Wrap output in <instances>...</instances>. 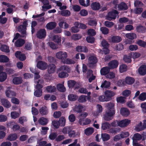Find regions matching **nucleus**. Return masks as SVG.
Wrapping results in <instances>:
<instances>
[{
  "mask_svg": "<svg viewBox=\"0 0 146 146\" xmlns=\"http://www.w3.org/2000/svg\"><path fill=\"white\" fill-rule=\"evenodd\" d=\"M0 50L3 52L8 53L10 52L9 47L6 45H2L1 46Z\"/></svg>",
  "mask_w": 146,
  "mask_h": 146,
  "instance_id": "41",
  "label": "nucleus"
},
{
  "mask_svg": "<svg viewBox=\"0 0 146 146\" xmlns=\"http://www.w3.org/2000/svg\"><path fill=\"white\" fill-rule=\"evenodd\" d=\"M38 123L42 125H46L48 122V120L47 119L42 117L40 118L38 120Z\"/></svg>",
  "mask_w": 146,
  "mask_h": 146,
  "instance_id": "23",
  "label": "nucleus"
},
{
  "mask_svg": "<svg viewBox=\"0 0 146 146\" xmlns=\"http://www.w3.org/2000/svg\"><path fill=\"white\" fill-rule=\"evenodd\" d=\"M138 72L141 75H144L146 74V66L142 65L138 69Z\"/></svg>",
  "mask_w": 146,
  "mask_h": 146,
  "instance_id": "20",
  "label": "nucleus"
},
{
  "mask_svg": "<svg viewBox=\"0 0 146 146\" xmlns=\"http://www.w3.org/2000/svg\"><path fill=\"white\" fill-rule=\"evenodd\" d=\"M22 78L20 77H15L13 79V83L15 85L20 84L22 83Z\"/></svg>",
  "mask_w": 146,
  "mask_h": 146,
  "instance_id": "21",
  "label": "nucleus"
},
{
  "mask_svg": "<svg viewBox=\"0 0 146 146\" xmlns=\"http://www.w3.org/2000/svg\"><path fill=\"white\" fill-rule=\"evenodd\" d=\"M101 137L103 141H104L109 140L110 138V135L106 133H102Z\"/></svg>",
  "mask_w": 146,
  "mask_h": 146,
  "instance_id": "46",
  "label": "nucleus"
},
{
  "mask_svg": "<svg viewBox=\"0 0 146 146\" xmlns=\"http://www.w3.org/2000/svg\"><path fill=\"white\" fill-rule=\"evenodd\" d=\"M1 101L2 105L5 107L8 108L11 107V103L7 99L3 98L1 99Z\"/></svg>",
  "mask_w": 146,
  "mask_h": 146,
  "instance_id": "17",
  "label": "nucleus"
},
{
  "mask_svg": "<svg viewBox=\"0 0 146 146\" xmlns=\"http://www.w3.org/2000/svg\"><path fill=\"white\" fill-rule=\"evenodd\" d=\"M76 50L77 51L79 52H87L88 51V48L85 46H78L76 47Z\"/></svg>",
  "mask_w": 146,
  "mask_h": 146,
  "instance_id": "18",
  "label": "nucleus"
},
{
  "mask_svg": "<svg viewBox=\"0 0 146 146\" xmlns=\"http://www.w3.org/2000/svg\"><path fill=\"white\" fill-rule=\"evenodd\" d=\"M100 30L102 33L104 35H107L109 33V29L106 27H101L100 28Z\"/></svg>",
  "mask_w": 146,
  "mask_h": 146,
  "instance_id": "64",
  "label": "nucleus"
},
{
  "mask_svg": "<svg viewBox=\"0 0 146 146\" xmlns=\"http://www.w3.org/2000/svg\"><path fill=\"white\" fill-rule=\"evenodd\" d=\"M76 83V82L74 80H69L68 82V87L70 88H71L74 87Z\"/></svg>",
  "mask_w": 146,
  "mask_h": 146,
  "instance_id": "59",
  "label": "nucleus"
},
{
  "mask_svg": "<svg viewBox=\"0 0 146 146\" xmlns=\"http://www.w3.org/2000/svg\"><path fill=\"white\" fill-rule=\"evenodd\" d=\"M25 43V40L22 39H19L15 43V45L16 47L22 46Z\"/></svg>",
  "mask_w": 146,
  "mask_h": 146,
  "instance_id": "24",
  "label": "nucleus"
},
{
  "mask_svg": "<svg viewBox=\"0 0 146 146\" xmlns=\"http://www.w3.org/2000/svg\"><path fill=\"white\" fill-rule=\"evenodd\" d=\"M88 65L91 68H93L96 66L97 62L96 57L91 56H89L88 58Z\"/></svg>",
  "mask_w": 146,
  "mask_h": 146,
  "instance_id": "5",
  "label": "nucleus"
},
{
  "mask_svg": "<svg viewBox=\"0 0 146 146\" xmlns=\"http://www.w3.org/2000/svg\"><path fill=\"white\" fill-rule=\"evenodd\" d=\"M56 25L57 24L55 22H51L48 23L45 27L48 30H52L56 27Z\"/></svg>",
  "mask_w": 146,
  "mask_h": 146,
  "instance_id": "15",
  "label": "nucleus"
},
{
  "mask_svg": "<svg viewBox=\"0 0 146 146\" xmlns=\"http://www.w3.org/2000/svg\"><path fill=\"white\" fill-rule=\"evenodd\" d=\"M118 8L120 10H125L128 8L126 4L124 2H122L118 5Z\"/></svg>",
  "mask_w": 146,
  "mask_h": 146,
  "instance_id": "36",
  "label": "nucleus"
},
{
  "mask_svg": "<svg viewBox=\"0 0 146 146\" xmlns=\"http://www.w3.org/2000/svg\"><path fill=\"white\" fill-rule=\"evenodd\" d=\"M78 97L76 95L70 94L68 96V100L71 101H74L76 100Z\"/></svg>",
  "mask_w": 146,
  "mask_h": 146,
  "instance_id": "43",
  "label": "nucleus"
},
{
  "mask_svg": "<svg viewBox=\"0 0 146 146\" xmlns=\"http://www.w3.org/2000/svg\"><path fill=\"white\" fill-rule=\"evenodd\" d=\"M7 77V73L5 72H0V82H3L5 81Z\"/></svg>",
  "mask_w": 146,
  "mask_h": 146,
  "instance_id": "40",
  "label": "nucleus"
},
{
  "mask_svg": "<svg viewBox=\"0 0 146 146\" xmlns=\"http://www.w3.org/2000/svg\"><path fill=\"white\" fill-rule=\"evenodd\" d=\"M105 95L106 100L108 101L111 100L112 97L115 95V93L112 91L107 90L105 92Z\"/></svg>",
  "mask_w": 146,
  "mask_h": 146,
  "instance_id": "10",
  "label": "nucleus"
},
{
  "mask_svg": "<svg viewBox=\"0 0 146 146\" xmlns=\"http://www.w3.org/2000/svg\"><path fill=\"white\" fill-rule=\"evenodd\" d=\"M42 94V90H36L34 92V95L37 97H40Z\"/></svg>",
  "mask_w": 146,
  "mask_h": 146,
  "instance_id": "58",
  "label": "nucleus"
},
{
  "mask_svg": "<svg viewBox=\"0 0 146 146\" xmlns=\"http://www.w3.org/2000/svg\"><path fill=\"white\" fill-rule=\"evenodd\" d=\"M11 115L12 118L15 119L19 116V114L18 112L15 111L12 112L11 113Z\"/></svg>",
  "mask_w": 146,
  "mask_h": 146,
  "instance_id": "56",
  "label": "nucleus"
},
{
  "mask_svg": "<svg viewBox=\"0 0 146 146\" xmlns=\"http://www.w3.org/2000/svg\"><path fill=\"white\" fill-rule=\"evenodd\" d=\"M15 55L16 58H18L20 60L23 61L26 58L25 54H22L21 52L17 51L15 53Z\"/></svg>",
  "mask_w": 146,
  "mask_h": 146,
  "instance_id": "12",
  "label": "nucleus"
},
{
  "mask_svg": "<svg viewBox=\"0 0 146 146\" xmlns=\"http://www.w3.org/2000/svg\"><path fill=\"white\" fill-rule=\"evenodd\" d=\"M137 43L139 46L143 47H146V42L141 40H139L137 42Z\"/></svg>",
  "mask_w": 146,
  "mask_h": 146,
  "instance_id": "63",
  "label": "nucleus"
},
{
  "mask_svg": "<svg viewBox=\"0 0 146 146\" xmlns=\"http://www.w3.org/2000/svg\"><path fill=\"white\" fill-rule=\"evenodd\" d=\"M121 114L124 116H127L129 114V112L128 109L126 108H122L120 110Z\"/></svg>",
  "mask_w": 146,
  "mask_h": 146,
  "instance_id": "26",
  "label": "nucleus"
},
{
  "mask_svg": "<svg viewBox=\"0 0 146 146\" xmlns=\"http://www.w3.org/2000/svg\"><path fill=\"white\" fill-rule=\"evenodd\" d=\"M113 103L110 102L106 105L107 110L106 111L104 115V119L106 121H110L113 119L115 113V110Z\"/></svg>",
  "mask_w": 146,
  "mask_h": 146,
  "instance_id": "1",
  "label": "nucleus"
},
{
  "mask_svg": "<svg viewBox=\"0 0 146 146\" xmlns=\"http://www.w3.org/2000/svg\"><path fill=\"white\" fill-rule=\"evenodd\" d=\"M42 3L44 5L42 7L43 11H45L47 9H48L51 8V5H49V2L48 0H45L42 1Z\"/></svg>",
  "mask_w": 146,
  "mask_h": 146,
  "instance_id": "11",
  "label": "nucleus"
},
{
  "mask_svg": "<svg viewBox=\"0 0 146 146\" xmlns=\"http://www.w3.org/2000/svg\"><path fill=\"white\" fill-rule=\"evenodd\" d=\"M118 62L116 60L110 61L108 64L110 68L113 69L117 68L118 65Z\"/></svg>",
  "mask_w": 146,
  "mask_h": 146,
  "instance_id": "13",
  "label": "nucleus"
},
{
  "mask_svg": "<svg viewBox=\"0 0 146 146\" xmlns=\"http://www.w3.org/2000/svg\"><path fill=\"white\" fill-rule=\"evenodd\" d=\"M139 99L140 100L143 101L146 100V92H142L139 96Z\"/></svg>",
  "mask_w": 146,
  "mask_h": 146,
  "instance_id": "57",
  "label": "nucleus"
},
{
  "mask_svg": "<svg viewBox=\"0 0 146 146\" xmlns=\"http://www.w3.org/2000/svg\"><path fill=\"white\" fill-rule=\"evenodd\" d=\"M122 40L121 37L117 36H113L111 38V41L113 43H118Z\"/></svg>",
  "mask_w": 146,
  "mask_h": 146,
  "instance_id": "30",
  "label": "nucleus"
},
{
  "mask_svg": "<svg viewBox=\"0 0 146 146\" xmlns=\"http://www.w3.org/2000/svg\"><path fill=\"white\" fill-rule=\"evenodd\" d=\"M62 62L64 64H74L75 63V61L73 60L66 58L63 60Z\"/></svg>",
  "mask_w": 146,
  "mask_h": 146,
  "instance_id": "44",
  "label": "nucleus"
},
{
  "mask_svg": "<svg viewBox=\"0 0 146 146\" xmlns=\"http://www.w3.org/2000/svg\"><path fill=\"white\" fill-rule=\"evenodd\" d=\"M136 31L138 33H145L146 31V28L142 25H139L136 27Z\"/></svg>",
  "mask_w": 146,
  "mask_h": 146,
  "instance_id": "33",
  "label": "nucleus"
},
{
  "mask_svg": "<svg viewBox=\"0 0 146 146\" xmlns=\"http://www.w3.org/2000/svg\"><path fill=\"white\" fill-rule=\"evenodd\" d=\"M110 82L105 80L102 83L101 87L102 88H108L110 86Z\"/></svg>",
  "mask_w": 146,
  "mask_h": 146,
  "instance_id": "53",
  "label": "nucleus"
},
{
  "mask_svg": "<svg viewBox=\"0 0 146 146\" xmlns=\"http://www.w3.org/2000/svg\"><path fill=\"white\" fill-rule=\"evenodd\" d=\"M87 33L89 36H94L96 34L95 31L92 29H89L88 30Z\"/></svg>",
  "mask_w": 146,
  "mask_h": 146,
  "instance_id": "51",
  "label": "nucleus"
},
{
  "mask_svg": "<svg viewBox=\"0 0 146 146\" xmlns=\"http://www.w3.org/2000/svg\"><path fill=\"white\" fill-rule=\"evenodd\" d=\"M91 122L90 119L86 118L84 119V118H80L79 120V123L81 125H83L89 124Z\"/></svg>",
  "mask_w": 146,
  "mask_h": 146,
  "instance_id": "16",
  "label": "nucleus"
},
{
  "mask_svg": "<svg viewBox=\"0 0 146 146\" xmlns=\"http://www.w3.org/2000/svg\"><path fill=\"white\" fill-rule=\"evenodd\" d=\"M36 65L38 68L42 70L46 69L48 67L47 63L42 61H39L37 63Z\"/></svg>",
  "mask_w": 146,
  "mask_h": 146,
  "instance_id": "9",
  "label": "nucleus"
},
{
  "mask_svg": "<svg viewBox=\"0 0 146 146\" xmlns=\"http://www.w3.org/2000/svg\"><path fill=\"white\" fill-rule=\"evenodd\" d=\"M56 56L57 58L61 59L62 62L63 60L66 59L67 57V54L66 52L59 51L56 53Z\"/></svg>",
  "mask_w": 146,
  "mask_h": 146,
  "instance_id": "7",
  "label": "nucleus"
},
{
  "mask_svg": "<svg viewBox=\"0 0 146 146\" xmlns=\"http://www.w3.org/2000/svg\"><path fill=\"white\" fill-rule=\"evenodd\" d=\"M91 7L93 10L97 11L100 8L101 5L99 2H94L91 4Z\"/></svg>",
  "mask_w": 146,
  "mask_h": 146,
  "instance_id": "14",
  "label": "nucleus"
},
{
  "mask_svg": "<svg viewBox=\"0 0 146 146\" xmlns=\"http://www.w3.org/2000/svg\"><path fill=\"white\" fill-rule=\"evenodd\" d=\"M40 113L42 115H47L48 113V110L46 106L42 107L39 110Z\"/></svg>",
  "mask_w": 146,
  "mask_h": 146,
  "instance_id": "27",
  "label": "nucleus"
},
{
  "mask_svg": "<svg viewBox=\"0 0 146 146\" xmlns=\"http://www.w3.org/2000/svg\"><path fill=\"white\" fill-rule=\"evenodd\" d=\"M27 24V21H24L23 23V25H20L18 27V31L22 35V37H25L26 35V27Z\"/></svg>",
  "mask_w": 146,
  "mask_h": 146,
  "instance_id": "3",
  "label": "nucleus"
},
{
  "mask_svg": "<svg viewBox=\"0 0 146 146\" xmlns=\"http://www.w3.org/2000/svg\"><path fill=\"white\" fill-rule=\"evenodd\" d=\"M61 14L62 16L68 17L70 16V11L68 10H64L61 11Z\"/></svg>",
  "mask_w": 146,
  "mask_h": 146,
  "instance_id": "52",
  "label": "nucleus"
},
{
  "mask_svg": "<svg viewBox=\"0 0 146 146\" xmlns=\"http://www.w3.org/2000/svg\"><path fill=\"white\" fill-rule=\"evenodd\" d=\"M46 31L44 29H41L37 32L36 36L39 39H42L46 37Z\"/></svg>",
  "mask_w": 146,
  "mask_h": 146,
  "instance_id": "6",
  "label": "nucleus"
},
{
  "mask_svg": "<svg viewBox=\"0 0 146 146\" xmlns=\"http://www.w3.org/2000/svg\"><path fill=\"white\" fill-rule=\"evenodd\" d=\"M60 105L61 107L63 108H67L69 106V104L66 101H64L60 102Z\"/></svg>",
  "mask_w": 146,
  "mask_h": 146,
  "instance_id": "62",
  "label": "nucleus"
},
{
  "mask_svg": "<svg viewBox=\"0 0 146 146\" xmlns=\"http://www.w3.org/2000/svg\"><path fill=\"white\" fill-rule=\"evenodd\" d=\"M56 67L54 64H50L48 66V72L49 74L53 73L55 71Z\"/></svg>",
  "mask_w": 146,
  "mask_h": 146,
  "instance_id": "22",
  "label": "nucleus"
},
{
  "mask_svg": "<svg viewBox=\"0 0 146 146\" xmlns=\"http://www.w3.org/2000/svg\"><path fill=\"white\" fill-rule=\"evenodd\" d=\"M142 139V136L139 133L134 134L132 138L133 143L137 142L138 141H140Z\"/></svg>",
  "mask_w": 146,
  "mask_h": 146,
  "instance_id": "19",
  "label": "nucleus"
},
{
  "mask_svg": "<svg viewBox=\"0 0 146 146\" xmlns=\"http://www.w3.org/2000/svg\"><path fill=\"white\" fill-rule=\"evenodd\" d=\"M93 36H88L86 37V40L88 42L92 44L94 42L95 39Z\"/></svg>",
  "mask_w": 146,
  "mask_h": 146,
  "instance_id": "50",
  "label": "nucleus"
},
{
  "mask_svg": "<svg viewBox=\"0 0 146 146\" xmlns=\"http://www.w3.org/2000/svg\"><path fill=\"white\" fill-rule=\"evenodd\" d=\"M94 132V129L91 127H88L84 130V133L87 135H89L92 134Z\"/></svg>",
  "mask_w": 146,
  "mask_h": 146,
  "instance_id": "34",
  "label": "nucleus"
},
{
  "mask_svg": "<svg viewBox=\"0 0 146 146\" xmlns=\"http://www.w3.org/2000/svg\"><path fill=\"white\" fill-rule=\"evenodd\" d=\"M124 136L123 135L121 134H118L115 135L113 138V141H117L119 140L121 138H123Z\"/></svg>",
  "mask_w": 146,
  "mask_h": 146,
  "instance_id": "49",
  "label": "nucleus"
},
{
  "mask_svg": "<svg viewBox=\"0 0 146 146\" xmlns=\"http://www.w3.org/2000/svg\"><path fill=\"white\" fill-rule=\"evenodd\" d=\"M17 138L18 135L16 133H11L8 136L7 139L9 141H12L16 140Z\"/></svg>",
  "mask_w": 146,
  "mask_h": 146,
  "instance_id": "28",
  "label": "nucleus"
},
{
  "mask_svg": "<svg viewBox=\"0 0 146 146\" xmlns=\"http://www.w3.org/2000/svg\"><path fill=\"white\" fill-rule=\"evenodd\" d=\"M140 124L141 125L137 127L136 128L137 130L138 131H142L146 128V120L143 121L142 126H141L142 123L141 122Z\"/></svg>",
  "mask_w": 146,
  "mask_h": 146,
  "instance_id": "37",
  "label": "nucleus"
},
{
  "mask_svg": "<svg viewBox=\"0 0 146 146\" xmlns=\"http://www.w3.org/2000/svg\"><path fill=\"white\" fill-rule=\"evenodd\" d=\"M127 66L125 64H123L120 66L119 69V71L121 73L125 72L127 70Z\"/></svg>",
  "mask_w": 146,
  "mask_h": 146,
  "instance_id": "47",
  "label": "nucleus"
},
{
  "mask_svg": "<svg viewBox=\"0 0 146 146\" xmlns=\"http://www.w3.org/2000/svg\"><path fill=\"white\" fill-rule=\"evenodd\" d=\"M46 90L48 92H54L56 91V88L55 86L50 85L47 86Z\"/></svg>",
  "mask_w": 146,
  "mask_h": 146,
  "instance_id": "38",
  "label": "nucleus"
},
{
  "mask_svg": "<svg viewBox=\"0 0 146 146\" xmlns=\"http://www.w3.org/2000/svg\"><path fill=\"white\" fill-rule=\"evenodd\" d=\"M125 36L127 38L131 40L134 39L137 37L136 34L133 33H127L125 34Z\"/></svg>",
  "mask_w": 146,
  "mask_h": 146,
  "instance_id": "31",
  "label": "nucleus"
},
{
  "mask_svg": "<svg viewBox=\"0 0 146 146\" xmlns=\"http://www.w3.org/2000/svg\"><path fill=\"white\" fill-rule=\"evenodd\" d=\"M106 76L107 78L112 79L115 78V74L113 72H109Z\"/></svg>",
  "mask_w": 146,
  "mask_h": 146,
  "instance_id": "61",
  "label": "nucleus"
},
{
  "mask_svg": "<svg viewBox=\"0 0 146 146\" xmlns=\"http://www.w3.org/2000/svg\"><path fill=\"white\" fill-rule=\"evenodd\" d=\"M59 70L62 71H65L68 72H69L70 71V69L68 66L64 65L61 66ZM68 75L66 72L62 71L58 74V76L60 78H62L68 76Z\"/></svg>",
  "mask_w": 146,
  "mask_h": 146,
  "instance_id": "2",
  "label": "nucleus"
},
{
  "mask_svg": "<svg viewBox=\"0 0 146 146\" xmlns=\"http://www.w3.org/2000/svg\"><path fill=\"white\" fill-rule=\"evenodd\" d=\"M58 122H59V126L64 127L65 125L66 119L64 117H62L59 118Z\"/></svg>",
  "mask_w": 146,
  "mask_h": 146,
  "instance_id": "42",
  "label": "nucleus"
},
{
  "mask_svg": "<svg viewBox=\"0 0 146 146\" xmlns=\"http://www.w3.org/2000/svg\"><path fill=\"white\" fill-rule=\"evenodd\" d=\"M87 96L82 95L78 98V101L80 103H83L86 101Z\"/></svg>",
  "mask_w": 146,
  "mask_h": 146,
  "instance_id": "48",
  "label": "nucleus"
},
{
  "mask_svg": "<svg viewBox=\"0 0 146 146\" xmlns=\"http://www.w3.org/2000/svg\"><path fill=\"white\" fill-rule=\"evenodd\" d=\"M83 108V107L82 106L78 105L75 107L74 110L78 113H80L82 112Z\"/></svg>",
  "mask_w": 146,
  "mask_h": 146,
  "instance_id": "55",
  "label": "nucleus"
},
{
  "mask_svg": "<svg viewBox=\"0 0 146 146\" xmlns=\"http://www.w3.org/2000/svg\"><path fill=\"white\" fill-rule=\"evenodd\" d=\"M47 60L50 63H55L56 62V58L51 56H48L47 57Z\"/></svg>",
  "mask_w": 146,
  "mask_h": 146,
  "instance_id": "60",
  "label": "nucleus"
},
{
  "mask_svg": "<svg viewBox=\"0 0 146 146\" xmlns=\"http://www.w3.org/2000/svg\"><path fill=\"white\" fill-rule=\"evenodd\" d=\"M110 69L109 67L106 66L102 68L100 71L101 74L102 75H106L110 72Z\"/></svg>",
  "mask_w": 146,
  "mask_h": 146,
  "instance_id": "25",
  "label": "nucleus"
},
{
  "mask_svg": "<svg viewBox=\"0 0 146 146\" xmlns=\"http://www.w3.org/2000/svg\"><path fill=\"white\" fill-rule=\"evenodd\" d=\"M57 88L59 91L61 92H64L66 91L65 88L63 85L61 84H58L56 86Z\"/></svg>",
  "mask_w": 146,
  "mask_h": 146,
  "instance_id": "45",
  "label": "nucleus"
},
{
  "mask_svg": "<svg viewBox=\"0 0 146 146\" xmlns=\"http://www.w3.org/2000/svg\"><path fill=\"white\" fill-rule=\"evenodd\" d=\"M131 122V121L127 119H125L119 121L118 126L121 127H124L127 126Z\"/></svg>",
  "mask_w": 146,
  "mask_h": 146,
  "instance_id": "8",
  "label": "nucleus"
},
{
  "mask_svg": "<svg viewBox=\"0 0 146 146\" xmlns=\"http://www.w3.org/2000/svg\"><path fill=\"white\" fill-rule=\"evenodd\" d=\"M125 81L127 84L131 85L134 83L135 79L132 77H127L125 78Z\"/></svg>",
  "mask_w": 146,
  "mask_h": 146,
  "instance_id": "32",
  "label": "nucleus"
},
{
  "mask_svg": "<svg viewBox=\"0 0 146 146\" xmlns=\"http://www.w3.org/2000/svg\"><path fill=\"white\" fill-rule=\"evenodd\" d=\"M5 94L6 96L9 98H11L13 96H16V94L15 92L10 90H6Z\"/></svg>",
  "mask_w": 146,
  "mask_h": 146,
  "instance_id": "29",
  "label": "nucleus"
},
{
  "mask_svg": "<svg viewBox=\"0 0 146 146\" xmlns=\"http://www.w3.org/2000/svg\"><path fill=\"white\" fill-rule=\"evenodd\" d=\"M9 60V59L7 56L3 55L0 56V62L6 63L8 62Z\"/></svg>",
  "mask_w": 146,
  "mask_h": 146,
  "instance_id": "35",
  "label": "nucleus"
},
{
  "mask_svg": "<svg viewBox=\"0 0 146 146\" xmlns=\"http://www.w3.org/2000/svg\"><path fill=\"white\" fill-rule=\"evenodd\" d=\"M117 14V11L113 10L112 11L108 13L107 15L106 16V19L109 21H111L113 19H115Z\"/></svg>",
  "mask_w": 146,
  "mask_h": 146,
  "instance_id": "4",
  "label": "nucleus"
},
{
  "mask_svg": "<svg viewBox=\"0 0 146 146\" xmlns=\"http://www.w3.org/2000/svg\"><path fill=\"white\" fill-rule=\"evenodd\" d=\"M123 60L125 62L127 63H130L131 62V56L130 55H124L123 56Z\"/></svg>",
  "mask_w": 146,
  "mask_h": 146,
  "instance_id": "39",
  "label": "nucleus"
},
{
  "mask_svg": "<svg viewBox=\"0 0 146 146\" xmlns=\"http://www.w3.org/2000/svg\"><path fill=\"white\" fill-rule=\"evenodd\" d=\"M53 40L55 43L58 44L61 42V38L58 36H54L53 37Z\"/></svg>",
  "mask_w": 146,
  "mask_h": 146,
  "instance_id": "54",
  "label": "nucleus"
}]
</instances>
